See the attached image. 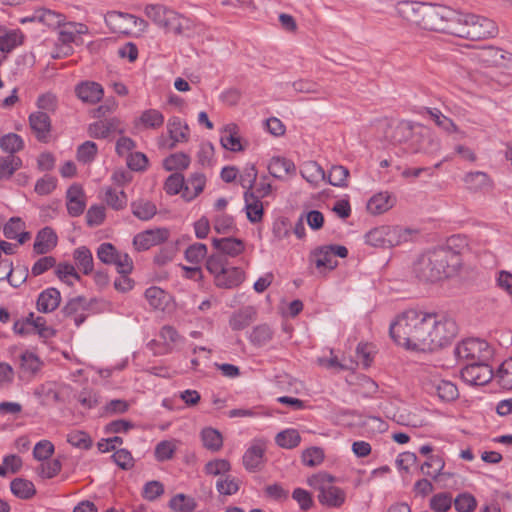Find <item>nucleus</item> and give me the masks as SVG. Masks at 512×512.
Returning <instances> with one entry per match:
<instances>
[{
	"label": "nucleus",
	"instance_id": "nucleus-40",
	"mask_svg": "<svg viewBox=\"0 0 512 512\" xmlns=\"http://www.w3.org/2000/svg\"><path fill=\"white\" fill-rule=\"evenodd\" d=\"M196 506L195 499L183 493L174 495L168 503L172 512H193Z\"/></svg>",
	"mask_w": 512,
	"mask_h": 512
},
{
	"label": "nucleus",
	"instance_id": "nucleus-22",
	"mask_svg": "<svg viewBox=\"0 0 512 512\" xmlns=\"http://www.w3.org/2000/svg\"><path fill=\"white\" fill-rule=\"evenodd\" d=\"M77 97L85 103L95 104L99 102L104 91L102 86L94 81H83L75 87Z\"/></svg>",
	"mask_w": 512,
	"mask_h": 512
},
{
	"label": "nucleus",
	"instance_id": "nucleus-57",
	"mask_svg": "<svg viewBox=\"0 0 512 512\" xmlns=\"http://www.w3.org/2000/svg\"><path fill=\"white\" fill-rule=\"evenodd\" d=\"M105 201L114 210H121L127 204V196L123 190L117 191L113 188H107L105 191Z\"/></svg>",
	"mask_w": 512,
	"mask_h": 512
},
{
	"label": "nucleus",
	"instance_id": "nucleus-45",
	"mask_svg": "<svg viewBox=\"0 0 512 512\" xmlns=\"http://www.w3.org/2000/svg\"><path fill=\"white\" fill-rule=\"evenodd\" d=\"M131 209L135 217L144 221L151 219L157 212L155 204L144 199L133 201Z\"/></svg>",
	"mask_w": 512,
	"mask_h": 512
},
{
	"label": "nucleus",
	"instance_id": "nucleus-26",
	"mask_svg": "<svg viewBox=\"0 0 512 512\" xmlns=\"http://www.w3.org/2000/svg\"><path fill=\"white\" fill-rule=\"evenodd\" d=\"M24 221L19 217H12L3 227V234L8 239H17L19 244H24L31 237L29 232L23 231Z\"/></svg>",
	"mask_w": 512,
	"mask_h": 512
},
{
	"label": "nucleus",
	"instance_id": "nucleus-5",
	"mask_svg": "<svg viewBox=\"0 0 512 512\" xmlns=\"http://www.w3.org/2000/svg\"><path fill=\"white\" fill-rule=\"evenodd\" d=\"M335 477L326 473L318 472L307 479L308 485L318 491V501L329 508H339L346 500V492L334 485Z\"/></svg>",
	"mask_w": 512,
	"mask_h": 512
},
{
	"label": "nucleus",
	"instance_id": "nucleus-24",
	"mask_svg": "<svg viewBox=\"0 0 512 512\" xmlns=\"http://www.w3.org/2000/svg\"><path fill=\"white\" fill-rule=\"evenodd\" d=\"M396 203V198L389 192H379L372 196L367 203V210L373 215L383 214Z\"/></svg>",
	"mask_w": 512,
	"mask_h": 512
},
{
	"label": "nucleus",
	"instance_id": "nucleus-43",
	"mask_svg": "<svg viewBox=\"0 0 512 512\" xmlns=\"http://www.w3.org/2000/svg\"><path fill=\"white\" fill-rule=\"evenodd\" d=\"M73 258L77 267L85 274L88 275L93 271V256L91 251L81 246L74 250Z\"/></svg>",
	"mask_w": 512,
	"mask_h": 512
},
{
	"label": "nucleus",
	"instance_id": "nucleus-10",
	"mask_svg": "<svg viewBox=\"0 0 512 512\" xmlns=\"http://www.w3.org/2000/svg\"><path fill=\"white\" fill-rule=\"evenodd\" d=\"M98 259L105 264H114L117 272L131 273L133 261L127 253H120L108 242L100 244L97 249Z\"/></svg>",
	"mask_w": 512,
	"mask_h": 512
},
{
	"label": "nucleus",
	"instance_id": "nucleus-34",
	"mask_svg": "<svg viewBox=\"0 0 512 512\" xmlns=\"http://www.w3.org/2000/svg\"><path fill=\"white\" fill-rule=\"evenodd\" d=\"M206 184V177L202 173L192 174L187 181H185L184 191L182 197L191 201L196 198L204 189Z\"/></svg>",
	"mask_w": 512,
	"mask_h": 512
},
{
	"label": "nucleus",
	"instance_id": "nucleus-59",
	"mask_svg": "<svg viewBox=\"0 0 512 512\" xmlns=\"http://www.w3.org/2000/svg\"><path fill=\"white\" fill-rule=\"evenodd\" d=\"M427 113L434 120L436 125L442 128L444 131L448 133L456 132L457 126L456 124L448 117L443 115L441 111L437 108H429Z\"/></svg>",
	"mask_w": 512,
	"mask_h": 512
},
{
	"label": "nucleus",
	"instance_id": "nucleus-63",
	"mask_svg": "<svg viewBox=\"0 0 512 512\" xmlns=\"http://www.w3.org/2000/svg\"><path fill=\"white\" fill-rule=\"evenodd\" d=\"M430 394L436 395L442 402H452L459 397L457 386H430Z\"/></svg>",
	"mask_w": 512,
	"mask_h": 512
},
{
	"label": "nucleus",
	"instance_id": "nucleus-60",
	"mask_svg": "<svg viewBox=\"0 0 512 512\" xmlns=\"http://www.w3.org/2000/svg\"><path fill=\"white\" fill-rule=\"evenodd\" d=\"M206 254L207 246L203 243H194L188 246L184 253L185 259L194 265L200 264Z\"/></svg>",
	"mask_w": 512,
	"mask_h": 512
},
{
	"label": "nucleus",
	"instance_id": "nucleus-35",
	"mask_svg": "<svg viewBox=\"0 0 512 512\" xmlns=\"http://www.w3.org/2000/svg\"><path fill=\"white\" fill-rule=\"evenodd\" d=\"M167 130L173 143L170 148H174L177 142L187 141L189 128L179 117H172L168 120Z\"/></svg>",
	"mask_w": 512,
	"mask_h": 512
},
{
	"label": "nucleus",
	"instance_id": "nucleus-47",
	"mask_svg": "<svg viewBox=\"0 0 512 512\" xmlns=\"http://www.w3.org/2000/svg\"><path fill=\"white\" fill-rule=\"evenodd\" d=\"M201 439L204 447L214 452L219 451L223 446L222 434L212 427L202 429Z\"/></svg>",
	"mask_w": 512,
	"mask_h": 512
},
{
	"label": "nucleus",
	"instance_id": "nucleus-8",
	"mask_svg": "<svg viewBox=\"0 0 512 512\" xmlns=\"http://www.w3.org/2000/svg\"><path fill=\"white\" fill-rule=\"evenodd\" d=\"M458 361H485L491 355L489 344L479 338H467L458 343L454 349Z\"/></svg>",
	"mask_w": 512,
	"mask_h": 512
},
{
	"label": "nucleus",
	"instance_id": "nucleus-4",
	"mask_svg": "<svg viewBox=\"0 0 512 512\" xmlns=\"http://www.w3.org/2000/svg\"><path fill=\"white\" fill-rule=\"evenodd\" d=\"M145 15L157 26L176 36L190 37L194 32V22L162 4H148Z\"/></svg>",
	"mask_w": 512,
	"mask_h": 512
},
{
	"label": "nucleus",
	"instance_id": "nucleus-16",
	"mask_svg": "<svg viewBox=\"0 0 512 512\" xmlns=\"http://www.w3.org/2000/svg\"><path fill=\"white\" fill-rule=\"evenodd\" d=\"M134 15L119 11H109L105 15V23L114 33L130 34Z\"/></svg>",
	"mask_w": 512,
	"mask_h": 512
},
{
	"label": "nucleus",
	"instance_id": "nucleus-7",
	"mask_svg": "<svg viewBox=\"0 0 512 512\" xmlns=\"http://www.w3.org/2000/svg\"><path fill=\"white\" fill-rule=\"evenodd\" d=\"M454 15V9L438 4L426 3L423 20L420 29L447 33L450 32V19Z\"/></svg>",
	"mask_w": 512,
	"mask_h": 512
},
{
	"label": "nucleus",
	"instance_id": "nucleus-30",
	"mask_svg": "<svg viewBox=\"0 0 512 512\" xmlns=\"http://www.w3.org/2000/svg\"><path fill=\"white\" fill-rule=\"evenodd\" d=\"M244 200L248 220L252 223L260 222L262 220L264 210L259 197H257L253 191H245Z\"/></svg>",
	"mask_w": 512,
	"mask_h": 512
},
{
	"label": "nucleus",
	"instance_id": "nucleus-50",
	"mask_svg": "<svg viewBox=\"0 0 512 512\" xmlns=\"http://www.w3.org/2000/svg\"><path fill=\"white\" fill-rule=\"evenodd\" d=\"M20 361V369L24 377L34 375L37 371H39L41 366L39 358L35 354L28 351L21 355Z\"/></svg>",
	"mask_w": 512,
	"mask_h": 512
},
{
	"label": "nucleus",
	"instance_id": "nucleus-42",
	"mask_svg": "<svg viewBox=\"0 0 512 512\" xmlns=\"http://www.w3.org/2000/svg\"><path fill=\"white\" fill-rule=\"evenodd\" d=\"M445 461L440 455H429L421 465V472L433 479H437L443 472Z\"/></svg>",
	"mask_w": 512,
	"mask_h": 512
},
{
	"label": "nucleus",
	"instance_id": "nucleus-46",
	"mask_svg": "<svg viewBox=\"0 0 512 512\" xmlns=\"http://www.w3.org/2000/svg\"><path fill=\"white\" fill-rule=\"evenodd\" d=\"M273 335L274 332L268 324H260L252 329L249 340L254 346L261 347L270 342Z\"/></svg>",
	"mask_w": 512,
	"mask_h": 512
},
{
	"label": "nucleus",
	"instance_id": "nucleus-18",
	"mask_svg": "<svg viewBox=\"0 0 512 512\" xmlns=\"http://www.w3.org/2000/svg\"><path fill=\"white\" fill-rule=\"evenodd\" d=\"M29 125L40 142H48L51 132V120L47 113L37 111L29 116Z\"/></svg>",
	"mask_w": 512,
	"mask_h": 512
},
{
	"label": "nucleus",
	"instance_id": "nucleus-21",
	"mask_svg": "<svg viewBox=\"0 0 512 512\" xmlns=\"http://www.w3.org/2000/svg\"><path fill=\"white\" fill-rule=\"evenodd\" d=\"M472 26L471 30L463 32L467 35V39L470 40L486 39L495 36L498 32L496 23L484 16H479L478 21H475Z\"/></svg>",
	"mask_w": 512,
	"mask_h": 512
},
{
	"label": "nucleus",
	"instance_id": "nucleus-37",
	"mask_svg": "<svg viewBox=\"0 0 512 512\" xmlns=\"http://www.w3.org/2000/svg\"><path fill=\"white\" fill-rule=\"evenodd\" d=\"M13 273V263L10 259H5V261L0 262V281L7 280L13 287H19L22 283L25 282L28 275V270L24 267V269L21 270L20 277L17 279L13 277Z\"/></svg>",
	"mask_w": 512,
	"mask_h": 512
},
{
	"label": "nucleus",
	"instance_id": "nucleus-56",
	"mask_svg": "<svg viewBox=\"0 0 512 512\" xmlns=\"http://www.w3.org/2000/svg\"><path fill=\"white\" fill-rule=\"evenodd\" d=\"M386 248H391L406 240L407 233L399 226L384 225Z\"/></svg>",
	"mask_w": 512,
	"mask_h": 512
},
{
	"label": "nucleus",
	"instance_id": "nucleus-14",
	"mask_svg": "<svg viewBox=\"0 0 512 512\" xmlns=\"http://www.w3.org/2000/svg\"><path fill=\"white\" fill-rule=\"evenodd\" d=\"M159 336L163 342L162 345L157 340H152L148 344L149 348L154 352V354H165L171 352L183 340L176 329L169 325L161 328Z\"/></svg>",
	"mask_w": 512,
	"mask_h": 512
},
{
	"label": "nucleus",
	"instance_id": "nucleus-27",
	"mask_svg": "<svg viewBox=\"0 0 512 512\" xmlns=\"http://www.w3.org/2000/svg\"><path fill=\"white\" fill-rule=\"evenodd\" d=\"M61 302V294L56 288H47L37 299V309L42 313H49L57 309Z\"/></svg>",
	"mask_w": 512,
	"mask_h": 512
},
{
	"label": "nucleus",
	"instance_id": "nucleus-58",
	"mask_svg": "<svg viewBox=\"0 0 512 512\" xmlns=\"http://www.w3.org/2000/svg\"><path fill=\"white\" fill-rule=\"evenodd\" d=\"M239 483V480L233 476H224L217 480L216 489L219 494L230 496L238 492Z\"/></svg>",
	"mask_w": 512,
	"mask_h": 512
},
{
	"label": "nucleus",
	"instance_id": "nucleus-54",
	"mask_svg": "<svg viewBox=\"0 0 512 512\" xmlns=\"http://www.w3.org/2000/svg\"><path fill=\"white\" fill-rule=\"evenodd\" d=\"M21 166L22 160L18 156L0 157V179L10 178Z\"/></svg>",
	"mask_w": 512,
	"mask_h": 512
},
{
	"label": "nucleus",
	"instance_id": "nucleus-15",
	"mask_svg": "<svg viewBox=\"0 0 512 512\" xmlns=\"http://www.w3.org/2000/svg\"><path fill=\"white\" fill-rule=\"evenodd\" d=\"M425 6L424 2L399 1L396 4V11L403 20L419 28L421 20H423Z\"/></svg>",
	"mask_w": 512,
	"mask_h": 512
},
{
	"label": "nucleus",
	"instance_id": "nucleus-23",
	"mask_svg": "<svg viewBox=\"0 0 512 512\" xmlns=\"http://www.w3.org/2000/svg\"><path fill=\"white\" fill-rule=\"evenodd\" d=\"M57 245V235L51 227L41 229L35 238L33 245L36 254H46Z\"/></svg>",
	"mask_w": 512,
	"mask_h": 512
},
{
	"label": "nucleus",
	"instance_id": "nucleus-6",
	"mask_svg": "<svg viewBox=\"0 0 512 512\" xmlns=\"http://www.w3.org/2000/svg\"><path fill=\"white\" fill-rule=\"evenodd\" d=\"M427 351H435L449 344L458 334L454 318L442 313L431 312Z\"/></svg>",
	"mask_w": 512,
	"mask_h": 512
},
{
	"label": "nucleus",
	"instance_id": "nucleus-28",
	"mask_svg": "<svg viewBox=\"0 0 512 512\" xmlns=\"http://www.w3.org/2000/svg\"><path fill=\"white\" fill-rule=\"evenodd\" d=\"M257 312L254 307L247 306L232 314L229 325L232 330L240 331L248 327L256 319Z\"/></svg>",
	"mask_w": 512,
	"mask_h": 512
},
{
	"label": "nucleus",
	"instance_id": "nucleus-29",
	"mask_svg": "<svg viewBox=\"0 0 512 512\" xmlns=\"http://www.w3.org/2000/svg\"><path fill=\"white\" fill-rule=\"evenodd\" d=\"M463 182L466 188L473 192L483 191L492 187L489 175L482 171L469 172L464 175Z\"/></svg>",
	"mask_w": 512,
	"mask_h": 512
},
{
	"label": "nucleus",
	"instance_id": "nucleus-17",
	"mask_svg": "<svg viewBox=\"0 0 512 512\" xmlns=\"http://www.w3.org/2000/svg\"><path fill=\"white\" fill-rule=\"evenodd\" d=\"M114 132L124 133L120 128V120L116 117L96 121L88 127L89 135L96 139H106Z\"/></svg>",
	"mask_w": 512,
	"mask_h": 512
},
{
	"label": "nucleus",
	"instance_id": "nucleus-33",
	"mask_svg": "<svg viewBox=\"0 0 512 512\" xmlns=\"http://www.w3.org/2000/svg\"><path fill=\"white\" fill-rule=\"evenodd\" d=\"M244 280V272L240 268L225 267L223 273L217 276L215 284L221 288H233Z\"/></svg>",
	"mask_w": 512,
	"mask_h": 512
},
{
	"label": "nucleus",
	"instance_id": "nucleus-9",
	"mask_svg": "<svg viewBox=\"0 0 512 512\" xmlns=\"http://www.w3.org/2000/svg\"><path fill=\"white\" fill-rule=\"evenodd\" d=\"M348 255V249L343 245L331 244L320 246L311 252L310 260L318 269L333 270L338 265L335 256L345 258Z\"/></svg>",
	"mask_w": 512,
	"mask_h": 512
},
{
	"label": "nucleus",
	"instance_id": "nucleus-19",
	"mask_svg": "<svg viewBox=\"0 0 512 512\" xmlns=\"http://www.w3.org/2000/svg\"><path fill=\"white\" fill-rule=\"evenodd\" d=\"M478 57L487 66L507 67L512 62L511 53L493 46L483 48Z\"/></svg>",
	"mask_w": 512,
	"mask_h": 512
},
{
	"label": "nucleus",
	"instance_id": "nucleus-2",
	"mask_svg": "<svg viewBox=\"0 0 512 512\" xmlns=\"http://www.w3.org/2000/svg\"><path fill=\"white\" fill-rule=\"evenodd\" d=\"M430 318L431 312L408 309L390 324V336L407 349L427 351Z\"/></svg>",
	"mask_w": 512,
	"mask_h": 512
},
{
	"label": "nucleus",
	"instance_id": "nucleus-38",
	"mask_svg": "<svg viewBox=\"0 0 512 512\" xmlns=\"http://www.w3.org/2000/svg\"><path fill=\"white\" fill-rule=\"evenodd\" d=\"M237 126L235 124H230L226 126L223 135L221 136L220 142L223 148L237 152L243 150L241 145V138L237 132Z\"/></svg>",
	"mask_w": 512,
	"mask_h": 512
},
{
	"label": "nucleus",
	"instance_id": "nucleus-52",
	"mask_svg": "<svg viewBox=\"0 0 512 512\" xmlns=\"http://www.w3.org/2000/svg\"><path fill=\"white\" fill-rule=\"evenodd\" d=\"M178 446V441L175 439L160 441L155 447V458L157 461L163 462L170 460Z\"/></svg>",
	"mask_w": 512,
	"mask_h": 512
},
{
	"label": "nucleus",
	"instance_id": "nucleus-39",
	"mask_svg": "<svg viewBox=\"0 0 512 512\" xmlns=\"http://www.w3.org/2000/svg\"><path fill=\"white\" fill-rule=\"evenodd\" d=\"M164 124L163 114L156 109H147L142 112L136 120L135 125H142L144 128L158 129Z\"/></svg>",
	"mask_w": 512,
	"mask_h": 512
},
{
	"label": "nucleus",
	"instance_id": "nucleus-32",
	"mask_svg": "<svg viewBox=\"0 0 512 512\" xmlns=\"http://www.w3.org/2000/svg\"><path fill=\"white\" fill-rule=\"evenodd\" d=\"M268 170L271 176L282 179L285 175L295 174L296 167L291 160L276 156L270 160Z\"/></svg>",
	"mask_w": 512,
	"mask_h": 512
},
{
	"label": "nucleus",
	"instance_id": "nucleus-64",
	"mask_svg": "<svg viewBox=\"0 0 512 512\" xmlns=\"http://www.w3.org/2000/svg\"><path fill=\"white\" fill-rule=\"evenodd\" d=\"M257 174V169L254 164L246 165L239 174L240 185L246 189V191H252L257 179Z\"/></svg>",
	"mask_w": 512,
	"mask_h": 512
},
{
	"label": "nucleus",
	"instance_id": "nucleus-1",
	"mask_svg": "<svg viewBox=\"0 0 512 512\" xmlns=\"http://www.w3.org/2000/svg\"><path fill=\"white\" fill-rule=\"evenodd\" d=\"M465 246L466 242L460 236L450 237L446 247L420 255L413 263V274L425 283H434L448 277L461 265L460 251L455 248Z\"/></svg>",
	"mask_w": 512,
	"mask_h": 512
},
{
	"label": "nucleus",
	"instance_id": "nucleus-53",
	"mask_svg": "<svg viewBox=\"0 0 512 512\" xmlns=\"http://www.w3.org/2000/svg\"><path fill=\"white\" fill-rule=\"evenodd\" d=\"M23 147V139L16 133H8L0 138V148L11 155L21 151Z\"/></svg>",
	"mask_w": 512,
	"mask_h": 512
},
{
	"label": "nucleus",
	"instance_id": "nucleus-44",
	"mask_svg": "<svg viewBox=\"0 0 512 512\" xmlns=\"http://www.w3.org/2000/svg\"><path fill=\"white\" fill-rule=\"evenodd\" d=\"M301 442V436L296 429L288 428L275 436V443L284 449H293Z\"/></svg>",
	"mask_w": 512,
	"mask_h": 512
},
{
	"label": "nucleus",
	"instance_id": "nucleus-36",
	"mask_svg": "<svg viewBox=\"0 0 512 512\" xmlns=\"http://www.w3.org/2000/svg\"><path fill=\"white\" fill-rule=\"evenodd\" d=\"M62 29L59 31V41L63 44L73 43L77 35L85 34L88 28L85 24L69 22L62 24Z\"/></svg>",
	"mask_w": 512,
	"mask_h": 512
},
{
	"label": "nucleus",
	"instance_id": "nucleus-48",
	"mask_svg": "<svg viewBox=\"0 0 512 512\" xmlns=\"http://www.w3.org/2000/svg\"><path fill=\"white\" fill-rule=\"evenodd\" d=\"M10 488L11 492L21 499H29L36 493L33 482L23 478L14 479L10 484Z\"/></svg>",
	"mask_w": 512,
	"mask_h": 512
},
{
	"label": "nucleus",
	"instance_id": "nucleus-20",
	"mask_svg": "<svg viewBox=\"0 0 512 512\" xmlns=\"http://www.w3.org/2000/svg\"><path fill=\"white\" fill-rule=\"evenodd\" d=\"M478 18L479 15L454 10V15L450 19L451 26L449 34L467 39V35L462 32L471 30L472 25H474L475 21H478Z\"/></svg>",
	"mask_w": 512,
	"mask_h": 512
},
{
	"label": "nucleus",
	"instance_id": "nucleus-41",
	"mask_svg": "<svg viewBox=\"0 0 512 512\" xmlns=\"http://www.w3.org/2000/svg\"><path fill=\"white\" fill-rule=\"evenodd\" d=\"M301 176L311 184H317L326 178L324 169L316 161H308L300 170Z\"/></svg>",
	"mask_w": 512,
	"mask_h": 512
},
{
	"label": "nucleus",
	"instance_id": "nucleus-13",
	"mask_svg": "<svg viewBox=\"0 0 512 512\" xmlns=\"http://www.w3.org/2000/svg\"><path fill=\"white\" fill-rule=\"evenodd\" d=\"M169 237L167 228L149 229L138 233L133 238V245L138 251H145L165 242Z\"/></svg>",
	"mask_w": 512,
	"mask_h": 512
},
{
	"label": "nucleus",
	"instance_id": "nucleus-61",
	"mask_svg": "<svg viewBox=\"0 0 512 512\" xmlns=\"http://www.w3.org/2000/svg\"><path fill=\"white\" fill-rule=\"evenodd\" d=\"M23 35L19 31H11L0 36V51L9 53L15 47L22 44Z\"/></svg>",
	"mask_w": 512,
	"mask_h": 512
},
{
	"label": "nucleus",
	"instance_id": "nucleus-62",
	"mask_svg": "<svg viewBox=\"0 0 512 512\" xmlns=\"http://www.w3.org/2000/svg\"><path fill=\"white\" fill-rule=\"evenodd\" d=\"M67 442L73 447L87 450L92 446V439L90 436L80 430H74L67 434Z\"/></svg>",
	"mask_w": 512,
	"mask_h": 512
},
{
	"label": "nucleus",
	"instance_id": "nucleus-31",
	"mask_svg": "<svg viewBox=\"0 0 512 512\" xmlns=\"http://www.w3.org/2000/svg\"><path fill=\"white\" fill-rule=\"evenodd\" d=\"M86 308V299L82 296H77L70 299L62 308V313L66 317H73L75 325L80 326L86 319V316L79 311H83Z\"/></svg>",
	"mask_w": 512,
	"mask_h": 512
},
{
	"label": "nucleus",
	"instance_id": "nucleus-11",
	"mask_svg": "<svg viewBox=\"0 0 512 512\" xmlns=\"http://www.w3.org/2000/svg\"><path fill=\"white\" fill-rule=\"evenodd\" d=\"M460 375L466 384H489L494 379L493 369L485 361L467 364Z\"/></svg>",
	"mask_w": 512,
	"mask_h": 512
},
{
	"label": "nucleus",
	"instance_id": "nucleus-12",
	"mask_svg": "<svg viewBox=\"0 0 512 512\" xmlns=\"http://www.w3.org/2000/svg\"><path fill=\"white\" fill-rule=\"evenodd\" d=\"M267 443L264 439H253L242 457L243 466L249 472H256L264 464Z\"/></svg>",
	"mask_w": 512,
	"mask_h": 512
},
{
	"label": "nucleus",
	"instance_id": "nucleus-49",
	"mask_svg": "<svg viewBox=\"0 0 512 512\" xmlns=\"http://www.w3.org/2000/svg\"><path fill=\"white\" fill-rule=\"evenodd\" d=\"M36 18L38 19V22L43 23L50 28H59L65 21V16L63 14L48 9L36 10Z\"/></svg>",
	"mask_w": 512,
	"mask_h": 512
},
{
	"label": "nucleus",
	"instance_id": "nucleus-3",
	"mask_svg": "<svg viewBox=\"0 0 512 512\" xmlns=\"http://www.w3.org/2000/svg\"><path fill=\"white\" fill-rule=\"evenodd\" d=\"M386 140L394 146H402L406 153H434L440 143L423 126L407 120L391 123L384 132Z\"/></svg>",
	"mask_w": 512,
	"mask_h": 512
},
{
	"label": "nucleus",
	"instance_id": "nucleus-51",
	"mask_svg": "<svg viewBox=\"0 0 512 512\" xmlns=\"http://www.w3.org/2000/svg\"><path fill=\"white\" fill-rule=\"evenodd\" d=\"M190 157L185 153L171 154L165 158L163 166L167 171L185 170L190 165Z\"/></svg>",
	"mask_w": 512,
	"mask_h": 512
},
{
	"label": "nucleus",
	"instance_id": "nucleus-55",
	"mask_svg": "<svg viewBox=\"0 0 512 512\" xmlns=\"http://www.w3.org/2000/svg\"><path fill=\"white\" fill-rule=\"evenodd\" d=\"M349 170L342 165H334L328 174V182L336 187L348 186Z\"/></svg>",
	"mask_w": 512,
	"mask_h": 512
},
{
	"label": "nucleus",
	"instance_id": "nucleus-25",
	"mask_svg": "<svg viewBox=\"0 0 512 512\" xmlns=\"http://www.w3.org/2000/svg\"><path fill=\"white\" fill-rule=\"evenodd\" d=\"M212 244L215 249L219 251V254L226 256L235 257L241 254L245 249V244L238 238H214Z\"/></svg>",
	"mask_w": 512,
	"mask_h": 512
}]
</instances>
